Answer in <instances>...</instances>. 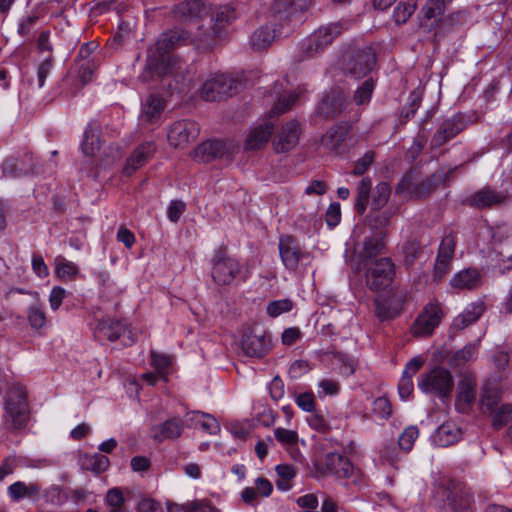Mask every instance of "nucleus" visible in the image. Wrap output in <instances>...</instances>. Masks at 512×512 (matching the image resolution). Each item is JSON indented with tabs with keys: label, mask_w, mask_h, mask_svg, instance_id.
<instances>
[{
	"label": "nucleus",
	"mask_w": 512,
	"mask_h": 512,
	"mask_svg": "<svg viewBox=\"0 0 512 512\" xmlns=\"http://www.w3.org/2000/svg\"><path fill=\"white\" fill-rule=\"evenodd\" d=\"M416 0H403L398 3L393 12L397 24L405 23L415 12Z\"/></svg>",
	"instance_id": "obj_43"
},
{
	"label": "nucleus",
	"mask_w": 512,
	"mask_h": 512,
	"mask_svg": "<svg viewBox=\"0 0 512 512\" xmlns=\"http://www.w3.org/2000/svg\"><path fill=\"white\" fill-rule=\"evenodd\" d=\"M236 150L237 146L230 140H208L196 148L195 157L202 162L229 160Z\"/></svg>",
	"instance_id": "obj_8"
},
{
	"label": "nucleus",
	"mask_w": 512,
	"mask_h": 512,
	"mask_svg": "<svg viewBox=\"0 0 512 512\" xmlns=\"http://www.w3.org/2000/svg\"><path fill=\"white\" fill-rule=\"evenodd\" d=\"M310 0H276L273 5V10L281 17L285 15L290 19L294 15L304 11L309 4Z\"/></svg>",
	"instance_id": "obj_29"
},
{
	"label": "nucleus",
	"mask_w": 512,
	"mask_h": 512,
	"mask_svg": "<svg viewBox=\"0 0 512 512\" xmlns=\"http://www.w3.org/2000/svg\"><path fill=\"white\" fill-rule=\"evenodd\" d=\"M27 319L32 329L39 330L47 323L46 313L40 304L35 303L28 307Z\"/></svg>",
	"instance_id": "obj_40"
},
{
	"label": "nucleus",
	"mask_w": 512,
	"mask_h": 512,
	"mask_svg": "<svg viewBox=\"0 0 512 512\" xmlns=\"http://www.w3.org/2000/svg\"><path fill=\"white\" fill-rule=\"evenodd\" d=\"M81 150L85 156H94L100 148V140L96 131L89 125L81 142Z\"/></svg>",
	"instance_id": "obj_39"
},
{
	"label": "nucleus",
	"mask_w": 512,
	"mask_h": 512,
	"mask_svg": "<svg viewBox=\"0 0 512 512\" xmlns=\"http://www.w3.org/2000/svg\"><path fill=\"white\" fill-rule=\"evenodd\" d=\"M166 104L158 94L149 95L142 104L141 117L146 121H153L160 117Z\"/></svg>",
	"instance_id": "obj_30"
},
{
	"label": "nucleus",
	"mask_w": 512,
	"mask_h": 512,
	"mask_svg": "<svg viewBox=\"0 0 512 512\" xmlns=\"http://www.w3.org/2000/svg\"><path fill=\"white\" fill-rule=\"evenodd\" d=\"M272 132L273 126L267 122L254 127L246 138L245 148L247 150L262 148L270 139Z\"/></svg>",
	"instance_id": "obj_24"
},
{
	"label": "nucleus",
	"mask_w": 512,
	"mask_h": 512,
	"mask_svg": "<svg viewBox=\"0 0 512 512\" xmlns=\"http://www.w3.org/2000/svg\"><path fill=\"white\" fill-rule=\"evenodd\" d=\"M355 470L351 462L338 453H329L324 461L325 476L337 478H351L355 476Z\"/></svg>",
	"instance_id": "obj_16"
},
{
	"label": "nucleus",
	"mask_w": 512,
	"mask_h": 512,
	"mask_svg": "<svg viewBox=\"0 0 512 512\" xmlns=\"http://www.w3.org/2000/svg\"><path fill=\"white\" fill-rule=\"evenodd\" d=\"M343 31L341 23H330L320 27L310 35L302 44V51L306 58H312L322 52Z\"/></svg>",
	"instance_id": "obj_4"
},
{
	"label": "nucleus",
	"mask_w": 512,
	"mask_h": 512,
	"mask_svg": "<svg viewBox=\"0 0 512 512\" xmlns=\"http://www.w3.org/2000/svg\"><path fill=\"white\" fill-rule=\"evenodd\" d=\"M340 391V385L337 381L332 379H322L318 383V396L323 398L325 396L337 395Z\"/></svg>",
	"instance_id": "obj_53"
},
{
	"label": "nucleus",
	"mask_w": 512,
	"mask_h": 512,
	"mask_svg": "<svg viewBox=\"0 0 512 512\" xmlns=\"http://www.w3.org/2000/svg\"><path fill=\"white\" fill-rule=\"evenodd\" d=\"M156 146L154 142H145L138 146L127 159V163L123 168V174L131 176L137 169L142 167L148 159L154 154Z\"/></svg>",
	"instance_id": "obj_19"
},
{
	"label": "nucleus",
	"mask_w": 512,
	"mask_h": 512,
	"mask_svg": "<svg viewBox=\"0 0 512 512\" xmlns=\"http://www.w3.org/2000/svg\"><path fill=\"white\" fill-rule=\"evenodd\" d=\"M292 31L288 28L286 31L276 30L270 27H261L256 30L251 36V45L256 50L267 49L277 37H285Z\"/></svg>",
	"instance_id": "obj_22"
},
{
	"label": "nucleus",
	"mask_w": 512,
	"mask_h": 512,
	"mask_svg": "<svg viewBox=\"0 0 512 512\" xmlns=\"http://www.w3.org/2000/svg\"><path fill=\"white\" fill-rule=\"evenodd\" d=\"M326 223L330 227H335L341 220V209L340 204L332 203L326 211Z\"/></svg>",
	"instance_id": "obj_62"
},
{
	"label": "nucleus",
	"mask_w": 512,
	"mask_h": 512,
	"mask_svg": "<svg viewBox=\"0 0 512 512\" xmlns=\"http://www.w3.org/2000/svg\"><path fill=\"white\" fill-rule=\"evenodd\" d=\"M126 331V326L118 320H109L98 325V332L110 341L119 339Z\"/></svg>",
	"instance_id": "obj_37"
},
{
	"label": "nucleus",
	"mask_w": 512,
	"mask_h": 512,
	"mask_svg": "<svg viewBox=\"0 0 512 512\" xmlns=\"http://www.w3.org/2000/svg\"><path fill=\"white\" fill-rule=\"evenodd\" d=\"M308 425L318 431V432H326L330 429L329 422L327 419L320 413H313L307 417Z\"/></svg>",
	"instance_id": "obj_59"
},
{
	"label": "nucleus",
	"mask_w": 512,
	"mask_h": 512,
	"mask_svg": "<svg viewBox=\"0 0 512 512\" xmlns=\"http://www.w3.org/2000/svg\"><path fill=\"white\" fill-rule=\"evenodd\" d=\"M347 134L345 126H334L323 135L321 144L328 150L339 152L343 148Z\"/></svg>",
	"instance_id": "obj_27"
},
{
	"label": "nucleus",
	"mask_w": 512,
	"mask_h": 512,
	"mask_svg": "<svg viewBox=\"0 0 512 512\" xmlns=\"http://www.w3.org/2000/svg\"><path fill=\"white\" fill-rule=\"evenodd\" d=\"M476 378L471 373H465L457 385L455 408L458 412L468 413L476 400Z\"/></svg>",
	"instance_id": "obj_11"
},
{
	"label": "nucleus",
	"mask_w": 512,
	"mask_h": 512,
	"mask_svg": "<svg viewBox=\"0 0 512 512\" xmlns=\"http://www.w3.org/2000/svg\"><path fill=\"white\" fill-rule=\"evenodd\" d=\"M300 128L295 120L287 122L281 127L273 140V147L277 153H284L294 148L299 140Z\"/></svg>",
	"instance_id": "obj_15"
},
{
	"label": "nucleus",
	"mask_w": 512,
	"mask_h": 512,
	"mask_svg": "<svg viewBox=\"0 0 512 512\" xmlns=\"http://www.w3.org/2000/svg\"><path fill=\"white\" fill-rule=\"evenodd\" d=\"M67 296V291L61 286H54L49 295L50 308L56 311L61 306L63 300Z\"/></svg>",
	"instance_id": "obj_61"
},
{
	"label": "nucleus",
	"mask_w": 512,
	"mask_h": 512,
	"mask_svg": "<svg viewBox=\"0 0 512 512\" xmlns=\"http://www.w3.org/2000/svg\"><path fill=\"white\" fill-rule=\"evenodd\" d=\"M29 416V404L24 387L19 384L10 385L4 397L5 426L13 430L22 429L27 425Z\"/></svg>",
	"instance_id": "obj_2"
},
{
	"label": "nucleus",
	"mask_w": 512,
	"mask_h": 512,
	"mask_svg": "<svg viewBox=\"0 0 512 512\" xmlns=\"http://www.w3.org/2000/svg\"><path fill=\"white\" fill-rule=\"evenodd\" d=\"M279 253L283 265L289 270H296L299 262L306 257L297 241L291 236L280 237Z\"/></svg>",
	"instance_id": "obj_14"
},
{
	"label": "nucleus",
	"mask_w": 512,
	"mask_h": 512,
	"mask_svg": "<svg viewBox=\"0 0 512 512\" xmlns=\"http://www.w3.org/2000/svg\"><path fill=\"white\" fill-rule=\"evenodd\" d=\"M242 272V266L238 260L225 255L215 258L212 277L218 285L231 284Z\"/></svg>",
	"instance_id": "obj_10"
},
{
	"label": "nucleus",
	"mask_w": 512,
	"mask_h": 512,
	"mask_svg": "<svg viewBox=\"0 0 512 512\" xmlns=\"http://www.w3.org/2000/svg\"><path fill=\"white\" fill-rule=\"evenodd\" d=\"M40 488L38 485L29 482H14L8 487V494L14 501H19L24 498L35 499L39 494Z\"/></svg>",
	"instance_id": "obj_31"
},
{
	"label": "nucleus",
	"mask_w": 512,
	"mask_h": 512,
	"mask_svg": "<svg viewBox=\"0 0 512 512\" xmlns=\"http://www.w3.org/2000/svg\"><path fill=\"white\" fill-rule=\"evenodd\" d=\"M47 502L54 505H60L66 500V496L62 493L59 486L53 485L45 494Z\"/></svg>",
	"instance_id": "obj_64"
},
{
	"label": "nucleus",
	"mask_w": 512,
	"mask_h": 512,
	"mask_svg": "<svg viewBox=\"0 0 512 512\" xmlns=\"http://www.w3.org/2000/svg\"><path fill=\"white\" fill-rule=\"evenodd\" d=\"M424 363L425 359L422 356L414 357L406 363L398 384V392L402 400H407L412 395L414 390L412 378L421 369Z\"/></svg>",
	"instance_id": "obj_18"
},
{
	"label": "nucleus",
	"mask_w": 512,
	"mask_h": 512,
	"mask_svg": "<svg viewBox=\"0 0 512 512\" xmlns=\"http://www.w3.org/2000/svg\"><path fill=\"white\" fill-rule=\"evenodd\" d=\"M78 464L82 470L91 471L95 475H98L108 469L110 461L108 457L99 453H83L78 457Z\"/></svg>",
	"instance_id": "obj_25"
},
{
	"label": "nucleus",
	"mask_w": 512,
	"mask_h": 512,
	"mask_svg": "<svg viewBox=\"0 0 512 512\" xmlns=\"http://www.w3.org/2000/svg\"><path fill=\"white\" fill-rule=\"evenodd\" d=\"M95 68L96 65L94 59L83 58L80 61L78 78L83 85L92 81Z\"/></svg>",
	"instance_id": "obj_50"
},
{
	"label": "nucleus",
	"mask_w": 512,
	"mask_h": 512,
	"mask_svg": "<svg viewBox=\"0 0 512 512\" xmlns=\"http://www.w3.org/2000/svg\"><path fill=\"white\" fill-rule=\"evenodd\" d=\"M443 318V311L439 303H428L416 318L412 333L417 337L430 336L439 326Z\"/></svg>",
	"instance_id": "obj_7"
},
{
	"label": "nucleus",
	"mask_w": 512,
	"mask_h": 512,
	"mask_svg": "<svg viewBox=\"0 0 512 512\" xmlns=\"http://www.w3.org/2000/svg\"><path fill=\"white\" fill-rule=\"evenodd\" d=\"M391 194L390 186L385 182H380L372 191L370 201L373 210H381L388 202Z\"/></svg>",
	"instance_id": "obj_38"
},
{
	"label": "nucleus",
	"mask_w": 512,
	"mask_h": 512,
	"mask_svg": "<svg viewBox=\"0 0 512 512\" xmlns=\"http://www.w3.org/2000/svg\"><path fill=\"white\" fill-rule=\"evenodd\" d=\"M274 437L279 444L288 450L294 448L299 440L298 433L295 430H289L281 427L274 430Z\"/></svg>",
	"instance_id": "obj_44"
},
{
	"label": "nucleus",
	"mask_w": 512,
	"mask_h": 512,
	"mask_svg": "<svg viewBox=\"0 0 512 512\" xmlns=\"http://www.w3.org/2000/svg\"><path fill=\"white\" fill-rule=\"evenodd\" d=\"M373 413L380 419H388L392 414L390 401L386 397H378L373 402Z\"/></svg>",
	"instance_id": "obj_52"
},
{
	"label": "nucleus",
	"mask_w": 512,
	"mask_h": 512,
	"mask_svg": "<svg viewBox=\"0 0 512 512\" xmlns=\"http://www.w3.org/2000/svg\"><path fill=\"white\" fill-rule=\"evenodd\" d=\"M241 345L245 355L260 358L268 352L270 339L264 331H254L244 336Z\"/></svg>",
	"instance_id": "obj_17"
},
{
	"label": "nucleus",
	"mask_w": 512,
	"mask_h": 512,
	"mask_svg": "<svg viewBox=\"0 0 512 512\" xmlns=\"http://www.w3.org/2000/svg\"><path fill=\"white\" fill-rule=\"evenodd\" d=\"M505 195L498 193L490 188H483L473 194L468 202L471 206L478 208L490 207L495 204H500L504 201Z\"/></svg>",
	"instance_id": "obj_28"
},
{
	"label": "nucleus",
	"mask_w": 512,
	"mask_h": 512,
	"mask_svg": "<svg viewBox=\"0 0 512 512\" xmlns=\"http://www.w3.org/2000/svg\"><path fill=\"white\" fill-rule=\"evenodd\" d=\"M240 85V82L229 75L217 74L205 81L200 96L206 101H218L223 97L232 96Z\"/></svg>",
	"instance_id": "obj_5"
},
{
	"label": "nucleus",
	"mask_w": 512,
	"mask_h": 512,
	"mask_svg": "<svg viewBox=\"0 0 512 512\" xmlns=\"http://www.w3.org/2000/svg\"><path fill=\"white\" fill-rule=\"evenodd\" d=\"M151 365L156 369L160 377L166 381L165 372L171 365V358L153 351L151 352Z\"/></svg>",
	"instance_id": "obj_51"
},
{
	"label": "nucleus",
	"mask_w": 512,
	"mask_h": 512,
	"mask_svg": "<svg viewBox=\"0 0 512 512\" xmlns=\"http://www.w3.org/2000/svg\"><path fill=\"white\" fill-rule=\"evenodd\" d=\"M55 265V273L61 280H74L79 274V267L74 262L67 260L63 256L56 257Z\"/></svg>",
	"instance_id": "obj_35"
},
{
	"label": "nucleus",
	"mask_w": 512,
	"mask_h": 512,
	"mask_svg": "<svg viewBox=\"0 0 512 512\" xmlns=\"http://www.w3.org/2000/svg\"><path fill=\"white\" fill-rule=\"evenodd\" d=\"M374 160V153L372 151L366 152L356 163L352 174L355 176L363 175Z\"/></svg>",
	"instance_id": "obj_60"
},
{
	"label": "nucleus",
	"mask_w": 512,
	"mask_h": 512,
	"mask_svg": "<svg viewBox=\"0 0 512 512\" xmlns=\"http://www.w3.org/2000/svg\"><path fill=\"white\" fill-rule=\"evenodd\" d=\"M485 306L482 302L469 304L462 313L457 315L451 324V330L459 332L474 323L484 312Z\"/></svg>",
	"instance_id": "obj_23"
},
{
	"label": "nucleus",
	"mask_w": 512,
	"mask_h": 512,
	"mask_svg": "<svg viewBox=\"0 0 512 512\" xmlns=\"http://www.w3.org/2000/svg\"><path fill=\"white\" fill-rule=\"evenodd\" d=\"M500 398V393L497 389L485 386L480 398V406L482 409L486 408L487 411L493 412L497 406Z\"/></svg>",
	"instance_id": "obj_46"
},
{
	"label": "nucleus",
	"mask_w": 512,
	"mask_h": 512,
	"mask_svg": "<svg viewBox=\"0 0 512 512\" xmlns=\"http://www.w3.org/2000/svg\"><path fill=\"white\" fill-rule=\"evenodd\" d=\"M512 420V405H502L493 419V425L500 428Z\"/></svg>",
	"instance_id": "obj_58"
},
{
	"label": "nucleus",
	"mask_w": 512,
	"mask_h": 512,
	"mask_svg": "<svg viewBox=\"0 0 512 512\" xmlns=\"http://www.w3.org/2000/svg\"><path fill=\"white\" fill-rule=\"evenodd\" d=\"M318 110L327 118L335 117L343 110V99L339 93L333 92L322 99Z\"/></svg>",
	"instance_id": "obj_32"
},
{
	"label": "nucleus",
	"mask_w": 512,
	"mask_h": 512,
	"mask_svg": "<svg viewBox=\"0 0 512 512\" xmlns=\"http://www.w3.org/2000/svg\"><path fill=\"white\" fill-rule=\"evenodd\" d=\"M295 403L306 412H312L315 408V396L312 392L299 393L295 396Z\"/></svg>",
	"instance_id": "obj_56"
},
{
	"label": "nucleus",
	"mask_w": 512,
	"mask_h": 512,
	"mask_svg": "<svg viewBox=\"0 0 512 512\" xmlns=\"http://www.w3.org/2000/svg\"><path fill=\"white\" fill-rule=\"evenodd\" d=\"M418 436L419 430L416 426L407 427L399 436L398 443L400 448L405 452L410 451Z\"/></svg>",
	"instance_id": "obj_48"
},
{
	"label": "nucleus",
	"mask_w": 512,
	"mask_h": 512,
	"mask_svg": "<svg viewBox=\"0 0 512 512\" xmlns=\"http://www.w3.org/2000/svg\"><path fill=\"white\" fill-rule=\"evenodd\" d=\"M186 205L183 201H171L168 207L167 215L170 221L177 222L184 213Z\"/></svg>",
	"instance_id": "obj_63"
},
{
	"label": "nucleus",
	"mask_w": 512,
	"mask_h": 512,
	"mask_svg": "<svg viewBox=\"0 0 512 512\" xmlns=\"http://www.w3.org/2000/svg\"><path fill=\"white\" fill-rule=\"evenodd\" d=\"M187 37L185 33H181L178 30L162 33L154 46L148 49L147 71L159 77L172 73L176 59L171 52L181 41L186 40Z\"/></svg>",
	"instance_id": "obj_1"
},
{
	"label": "nucleus",
	"mask_w": 512,
	"mask_h": 512,
	"mask_svg": "<svg viewBox=\"0 0 512 512\" xmlns=\"http://www.w3.org/2000/svg\"><path fill=\"white\" fill-rule=\"evenodd\" d=\"M375 52L371 47L359 49L347 62L346 69L354 78L366 76L375 65Z\"/></svg>",
	"instance_id": "obj_13"
},
{
	"label": "nucleus",
	"mask_w": 512,
	"mask_h": 512,
	"mask_svg": "<svg viewBox=\"0 0 512 512\" xmlns=\"http://www.w3.org/2000/svg\"><path fill=\"white\" fill-rule=\"evenodd\" d=\"M445 10V3L443 0H429L423 7L424 19L429 21L427 24L430 27L435 26L441 19Z\"/></svg>",
	"instance_id": "obj_36"
},
{
	"label": "nucleus",
	"mask_w": 512,
	"mask_h": 512,
	"mask_svg": "<svg viewBox=\"0 0 512 512\" xmlns=\"http://www.w3.org/2000/svg\"><path fill=\"white\" fill-rule=\"evenodd\" d=\"M464 129V123L460 117H452L444 121L434 134L431 144L433 147H440L455 137Z\"/></svg>",
	"instance_id": "obj_20"
},
{
	"label": "nucleus",
	"mask_w": 512,
	"mask_h": 512,
	"mask_svg": "<svg viewBox=\"0 0 512 512\" xmlns=\"http://www.w3.org/2000/svg\"><path fill=\"white\" fill-rule=\"evenodd\" d=\"M455 251V238L452 235L445 236L440 244L437 257L452 260Z\"/></svg>",
	"instance_id": "obj_55"
},
{
	"label": "nucleus",
	"mask_w": 512,
	"mask_h": 512,
	"mask_svg": "<svg viewBox=\"0 0 512 512\" xmlns=\"http://www.w3.org/2000/svg\"><path fill=\"white\" fill-rule=\"evenodd\" d=\"M373 90H374V82H373V80L371 78L365 80L362 83V85L356 90V92L354 94V101H355V103L357 105L368 104L370 99H371V95L373 93Z\"/></svg>",
	"instance_id": "obj_49"
},
{
	"label": "nucleus",
	"mask_w": 512,
	"mask_h": 512,
	"mask_svg": "<svg viewBox=\"0 0 512 512\" xmlns=\"http://www.w3.org/2000/svg\"><path fill=\"white\" fill-rule=\"evenodd\" d=\"M199 132L200 128L195 121L183 119L170 126L167 137L170 145L184 148L197 139Z\"/></svg>",
	"instance_id": "obj_9"
},
{
	"label": "nucleus",
	"mask_w": 512,
	"mask_h": 512,
	"mask_svg": "<svg viewBox=\"0 0 512 512\" xmlns=\"http://www.w3.org/2000/svg\"><path fill=\"white\" fill-rule=\"evenodd\" d=\"M185 426V420H182L179 417L169 418L161 425L153 428V436L160 442L164 440L177 439L182 434Z\"/></svg>",
	"instance_id": "obj_21"
},
{
	"label": "nucleus",
	"mask_w": 512,
	"mask_h": 512,
	"mask_svg": "<svg viewBox=\"0 0 512 512\" xmlns=\"http://www.w3.org/2000/svg\"><path fill=\"white\" fill-rule=\"evenodd\" d=\"M478 345L479 341L469 343L462 349L455 352L453 356L450 358V365L453 367H461L466 363L475 360L478 355Z\"/></svg>",
	"instance_id": "obj_34"
},
{
	"label": "nucleus",
	"mask_w": 512,
	"mask_h": 512,
	"mask_svg": "<svg viewBox=\"0 0 512 512\" xmlns=\"http://www.w3.org/2000/svg\"><path fill=\"white\" fill-rule=\"evenodd\" d=\"M480 274L475 269H464L455 274L450 280V285L456 290H471L480 285Z\"/></svg>",
	"instance_id": "obj_26"
},
{
	"label": "nucleus",
	"mask_w": 512,
	"mask_h": 512,
	"mask_svg": "<svg viewBox=\"0 0 512 512\" xmlns=\"http://www.w3.org/2000/svg\"><path fill=\"white\" fill-rule=\"evenodd\" d=\"M454 387V379L450 370L435 367L423 374L418 382V388L423 393L434 394L440 399H449Z\"/></svg>",
	"instance_id": "obj_3"
},
{
	"label": "nucleus",
	"mask_w": 512,
	"mask_h": 512,
	"mask_svg": "<svg viewBox=\"0 0 512 512\" xmlns=\"http://www.w3.org/2000/svg\"><path fill=\"white\" fill-rule=\"evenodd\" d=\"M386 232H375L355 247V259L359 265L366 266L382 251Z\"/></svg>",
	"instance_id": "obj_12"
},
{
	"label": "nucleus",
	"mask_w": 512,
	"mask_h": 512,
	"mask_svg": "<svg viewBox=\"0 0 512 512\" xmlns=\"http://www.w3.org/2000/svg\"><path fill=\"white\" fill-rule=\"evenodd\" d=\"M394 275V265L389 258H380L371 263L366 272V284L374 291L388 287Z\"/></svg>",
	"instance_id": "obj_6"
},
{
	"label": "nucleus",
	"mask_w": 512,
	"mask_h": 512,
	"mask_svg": "<svg viewBox=\"0 0 512 512\" xmlns=\"http://www.w3.org/2000/svg\"><path fill=\"white\" fill-rule=\"evenodd\" d=\"M294 307L292 300L285 298L271 301L267 304L266 312L272 317L276 318L284 313L290 312Z\"/></svg>",
	"instance_id": "obj_45"
},
{
	"label": "nucleus",
	"mask_w": 512,
	"mask_h": 512,
	"mask_svg": "<svg viewBox=\"0 0 512 512\" xmlns=\"http://www.w3.org/2000/svg\"><path fill=\"white\" fill-rule=\"evenodd\" d=\"M298 96L295 93H290L288 96L280 99L272 108L270 114L280 115L288 111L296 102Z\"/></svg>",
	"instance_id": "obj_57"
},
{
	"label": "nucleus",
	"mask_w": 512,
	"mask_h": 512,
	"mask_svg": "<svg viewBox=\"0 0 512 512\" xmlns=\"http://www.w3.org/2000/svg\"><path fill=\"white\" fill-rule=\"evenodd\" d=\"M53 66V58L48 55L37 67V86L42 88L45 85L47 76L49 75Z\"/></svg>",
	"instance_id": "obj_54"
},
{
	"label": "nucleus",
	"mask_w": 512,
	"mask_h": 512,
	"mask_svg": "<svg viewBox=\"0 0 512 512\" xmlns=\"http://www.w3.org/2000/svg\"><path fill=\"white\" fill-rule=\"evenodd\" d=\"M371 187L372 183L369 178H363L358 185V195L357 201L355 203V210L359 214H363L367 208Z\"/></svg>",
	"instance_id": "obj_42"
},
{
	"label": "nucleus",
	"mask_w": 512,
	"mask_h": 512,
	"mask_svg": "<svg viewBox=\"0 0 512 512\" xmlns=\"http://www.w3.org/2000/svg\"><path fill=\"white\" fill-rule=\"evenodd\" d=\"M124 502L123 493L119 488H112L107 492L106 504L110 508L109 512H127L123 507Z\"/></svg>",
	"instance_id": "obj_47"
},
{
	"label": "nucleus",
	"mask_w": 512,
	"mask_h": 512,
	"mask_svg": "<svg viewBox=\"0 0 512 512\" xmlns=\"http://www.w3.org/2000/svg\"><path fill=\"white\" fill-rule=\"evenodd\" d=\"M394 214L395 210L390 208L383 211L375 210L369 220L371 228L376 232H385L384 229L389 225Z\"/></svg>",
	"instance_id": "obj_41"
},
{
	"label": "nucleus",
	"mask_w": 512,
	"mask_h": 512,
	"mask_svg": "<svg viewBox=\"0 0 512 512\" xmlns=\"http://www.w3.org/2000/svg\"><path fill=\"white\" fill-rule=\"evenodd\" d=\"M461 438V430L454 424H442L436 431L435 441L440 446H449L456 443Z\"/></svg>",
	"instance_id": "obj_33"
}]
</instances>
